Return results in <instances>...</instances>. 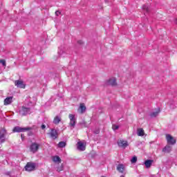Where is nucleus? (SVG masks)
<instances>
[{"mask_svg":"<svg viewBox=\"0 0 177 177\" xmlns=\"http://www.w3.org/2000/svg\"><path fill=\"white\" fill-rule=\"evenodd\" d=\"M32 127H20L19 126L15 127L12 129V132L15 133L16 132H26V131H31Z\"/></svg>","mask_w":177,"mask_h":177,"instance_id":"nucleus-1","label":"nucleus"},{"mask_svg":"<svg viewBox=\"0 0 177 177\" xmlns=\"http://www.w3.org/2000/svg\"><path fill=\"white\" fill-rule=\"evenodd\" d=\"M48 135L50 136V138H51V139H53V140H56V139L59 138V133L55 129H50V131L48 133Z\"/></svg>","mask_w":177,"mask_h":177,"instance_id":"nucleus-2","label":"nucleus"},{"mask_svg":"<svg viewBox=\"0 0 177 177\" xmlns=\"http://www.w3.org/2000/svg\"><path fill=\"white\" fill-rule=\"evenodd\" d=\"M35 167H36L35 163L32 162H28L25 166V171H27L28 172L35 171Z\"/></svg>","mask_w":177,"mask_h":177,"instance_id":"nucleus-3","label":"nucleus"},{"mask_svg":"<svg viewBox=\"0 0 177 177\" xmlns=\"http://www.w3.org/2000/svg\"><path fill=\"white\" fill-rule=\"evenodd\" d=\"M39 150V144L37 142H32L30 146V151L31 153H35Z\"/></svg>","mask_w":177,"mask_h":177,"instance_id":"nucleus-4","label":"nucleus"},{"mask_svg":"<svg viewBox=\"0 0 177 177\" xmlns=\"http://www.w3.org/2000/svg\"><path fill=\"white\" fill-rule=\"evenodd\" d=\"M166 140L167 142V145H171L172 146L176 143V140L170 134L166 135Z\"/></svg>","mask_w":177,"mask_h":177,"instance_id":"nucleus-5","label":"nucleus"},{"mask_svg":"<svg viewBox=\"0 0 177 177\" xmlns=\"http://www.w3.org/2000/svg\"><path fill=\"white\" fill-rule=\"evenodd\" d=\"M15 85L17 88H20L21 89H26V84L23 80H15Z\"/></svg>","mask_w":177,"mask_h":177,"instance_id":"nucleus-6","label":"nucleus"},{"mask_svg":"<svg viewBox=\"0 0 177 177\" xmlns=\"http://www.w3.org/2000/svg\"><path fill=\"white\" fill-rule=\"evenodd\" d=\"M7 131L6 129L5 128H1L0 129V140L1 143H4L5 142V135H6Z\"/></svg>","mask_w":177,"mask_h":177,"instance_id":"nucleus-7","label":"nucleus"},{"mask_svg":"<svg viewBox=\"0 0 177 177\" xmlns=\"http://www.w3.org/2000/svg\"><path fill=\"white\" fill-rule=\"evenodd\" d=\"M118 145L119 147H122V149H126V147H128V146H129V145L128 144V141L124 140H120L118 142Z\"/></svg>","mask_w":177,"mask_h":177,"instance_id":"nucleus-8","label":"nucleus"},{"mask_svg":"<svg viewBox=\"0 0 177 177\" xmlns=\"http://www.w3.org/2000/svg\"><path fill=\"white\" fill-rule=\"evenodd\" d=\"M68 118L70 120L69 125L74 128L75 127V122H76L75 115L71 113L68 115Z\"/></svg>","mask_w":177,"mask_h":177,"instance_id":"nucleus-9","label":"nucleus"},{"mask_svg":"<svg viewBox=\"0 0 177 177\" xmlns=\"http://www.w3.org/2000/svg\"><path fill=\"white\" fill-rule=\"evenodd\" d=\"M107 84L111 86H117V80L115 77L111 78L108 80Z\"/></svg>","mask_w":177,"mask_h":177,"instance_id":"nucleus-10","label":"nucleus"},{"mask_svg":"<svg viewBox=\"0 0 177 177\" xmlns=\"http://www.w3.org/2000/svg\"><path fill=\"white\" fill-rule=\"evenodd\" d=\"M13 102V97H8L4 100V106H8Z\"/></svg>","mask_w":177,"mask_h":177,"instance_id":"nucleus-11","label":"nucleus"},{"mask_svg":"<svg viewBox=\"0 0 177 177\" xmlns=\"http://www.w3.org/2000/svg\"><path fill=\"white\" fill-rule=\"evenodd\" d=\"M86 110V106H85V104L84 103L80 104V108H79L80 114H84V113H85Z\"/></svg>","mask_w":177,"mask_h":177,"instance_id":"nucleus-12","label":"nucleus"},{"mask_svg":"<svg viewBox=\"0 0 177 177\" xmlns=\"http://www.w3.org/2000/svg\"><path fill=\"white\" fill-rule=\"evenodd\" d=\"M77 149H78V150H80V151H84V150H85V149H86V147L82 143V142H77Z\"/></svg>","mask_w":177,"mask_h":177,"instance_id":"nucleus-13","label":"nucleus"},{"mask_svg":"<svg viewBox=\"0 0 177 177\" xmlns=\"http://www.w3.org/2000/svg\"><path fill=\"white\" fill-rule=\"evenodd\" d=\"M153 162H154V160H145V165L146 168H150V167H151V165L153 164Z\"/></svg>","mask_w":177,"mask_h":177,"instance_id":"nucleus-14","label":"nucleus"},{"mask_svg":"<svg viewBox=\"0 0 177 177\" xmlns=\"http://www.w3.org/2000/svg\"><path fill=\"white\" fill-rule=\"evenodd\" d=\"M60 121H62V118L59 116H55L53 120V124L55 125H59Z\"/></svg>","mask_w":177,"mask_h":177,"instance_id":"nucleus-15","label":"nucleus"},{"mask_svg":"<svg viewBox=\"0 0 177 177\" xmlns=\"http://www.w3.org/2000/svg\"><path fill=\"white\" fill-rule=\"evenodd\" d=\"M171 150H172V147L169 145H167L163 148L162 151L164 153H171Z\"/></svg>","mask_w":177,"mask_h":177,"instance_id":"nucleus-16","label":"nucleus"},{"mask_svg":"<svg viewBox=\"0 0 177 177\" xmlns=\"http://www.w3.org/2000/svg\"><path fill=\"white\" fill-rule=\"evenodd\" d=\"M28 111H30V108H26V106H22V115H27Z\"/></svg>","mask_w":177,"mask_h":177,"instance_id":"nucleus-17","label":"nucleus"},{"mask_svg":"<svg viewBox=\"0 0 177 177\" xmlns=\"http://www.w3.org/2000/svg\"><path fill=\"white\" fill-rule=\"evenodd\" d=\"M161 111V110L160 109V108H158L156 109V111L155 112H152L151 114H150V116L152 117V118H154V117H157V115H158V114H160V112Z\"/></svg>","mask_w":177,"mask_h":177,"instance_id":"nucleus-18","label":"nucleus"},{"mask_svg":"<svg viewBox=\"0 0 177 177\" xmlns=\"http://www.w3.org/2000/svg\"><path fill=\"white\" fill-rule=\"evenodd\" d=\"M53 162H58L59 164H60V162H62V159L60 158V157L55 156L53 157Z\"/></svg>","mask_w":177,"mask_h":177,"instance_id":"nucleus-19","label":"nucleus"},{"mask_svg":"<svg viewBox=\"0 0 177 177\" xmlns=\"http://www.w3.org/2000/svg\"><path fill=\"white\" fill-rule=\"evenodd\" d=\"M138 136H145V130L140 128L137 130Z\"/></svg>","mask_w":177,"mask_h":177,"instance_id":"nucleus-20","label":"nucleus"},{"mask_svg":"<svg viewBox=\"0 0 177 177\" xmlns=\"http://www.w3.org/2000/svg\"><path fill=\"white\" fill-rule=\"evenodd\" d=\"M117 169L120 174L124 173V165H119L117 166Z\"/></svg>","mask_w":177,"mask_h":177,"instance_id":"nucleus-21","label":"nucleus"},{"mask_svg":"<svg viewBox=\"0 0 177 177\" xmlns=\"http://www.w3.org/2000/svg\"><path fill=\"white\" fill-rule=\"evenodd\" d=\"M66 142L64 141H61L58 143V147L59 148H63V147H66Z\"/></svg>","mask_w":177,"mask_h":177,"instance_id":"nucleus-22","label":"nucleus"},{"mask_svg":"<svg viewBox=\"0 0 177 177\" xmlns=\"http://www.w3.org/2000/svg\"><path fill=\"white\" fill-rule=\"evenodd\" d=\"M137 162H138V157L136 156H133L131 160V164H136Z\"/></svg>","mask_w":177,"mask_h":177,"instance_id":"nucleus-23","label":"nucleus"},{"mask_svg":"<svg viewBox=\"0 0 177 177\" xmlns=\"http://www.w3.org/2000/svg\"><path fill=\"white\" fill-rule=\"evenodd\" d=\"M63 169H64V167L62 165H61L60 166L57 167V172H62V171H63Z\"/></svg>","mask_w":177,"mask_h":177,"instance_id":"nucleus-24","label":"nucleus"},{"mask_svg":"<svg viewBox=\"0 0 177 177\" xmlns=\"http://www.w3.org/2000/svg\"><path fill=\"white\" fill-rule=\"evenodd\" d=\"M0 63L4 66H6V61L5 59H0Z\"/></svg>","mask_w":177,"mask_h":177,"instance_id":"nucleus-25","label":"nucleus"},{"mask_svg":"<svg viewBox=\"0 0 177 177\" xmlns=\"http://www.w3.org/2000/svg\"><path fill=\"white\" fill-rule=\"evenodd\" d=\"M143 10H145V12H149V7H147L146 5H144L142 6Z\"/></svg>","mask_w":177,"mask_h":177,"instance_id":"nucleus-26","label":"nucleus"},{"mask_svg":"<svg viewBox=\"0 0 177 177\" xmlns=\"http://www.w3.org/2000/svg\"><path fill=\"white\" fill-rule=\"evenodd\" d=\"M112 128H113V129L114 131H115V130L118 129L119 127L117 126V125H115V124H113V125L112 126Z\"/></svg>","mask_w":177,"mask_h":177,"instance_id":"nucleus-27","label":"nucleus"},{"mask_svg":"<svg viewBox=\"0 0 177 177\" xmlns=\"http://www.w3.org/2000/svg\"><path fill=\"white\" fill-rule=\"evenodd\" d=\"M60 11H56L55 12V15H56V16H59V15H60Z\"/></svg>","mask_w":177,"mask_h":177,"instance_id":"nucleus-28","label":"nucleus"},{"mask_svg":"<svg viewBox=\"0 0 177 177\" xmlns=\"http://www.w3.org/2000/svg\"><path fill=\"white\" fill-rule=\"evenodd\" d=\"M46 128V126L45 124H41V129H45Z\"/></svg>","mask_w":177,"mask_h":177,"instance_id":"nucleus-29","label":"nucleus"},{"mask_svg":"<svg viewBox=\"0 0 177 177\" xmlns=\"http://www.w3.org/2000/svg\"><path fill=\"white\" fill-rule=\"evenodd\" d=\"M21 138L22 140H24V134H21Z\"/></svg>","mask_w":177,"mask_h":177,"instance_id":"nucleus-30","label":"nucleus"},{"mask_svg":"<svg viewBox=\"0 0 177 177\" xmlns=\"http://www.w3.org/2000/svg\"><path fill=\"white\" fill-rule=\"evenodd\" d=\"M174 23H175V24H177V19H176L174 20Z\"/></svg>","mask_w":177,"mask_h":177,"instance_id":"nucleus-31","label":"nucleus"},{"mask_svg":"<svg viewBox=\"0 0 177 177\" xmlns=\"http://www.w3.org/2000/svg\"><path fill=\"white\" fill-rule=\"evenodd\" d=\"M31 135H32V133H30L28 134L29 136H31Z\"/></svg>","mask_w":177,"mask_h":177,"instance_id":"nucleus-32","label":"nucleus"}]
</instances>
